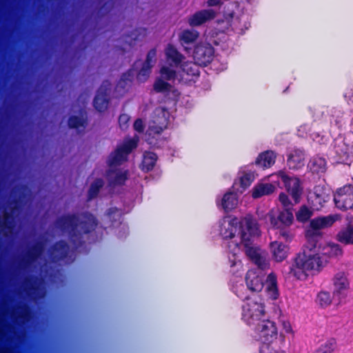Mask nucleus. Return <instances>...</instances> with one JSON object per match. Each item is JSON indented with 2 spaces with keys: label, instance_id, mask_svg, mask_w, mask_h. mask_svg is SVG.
<instances>
[{
  "label": "nucleus",
  "instance_id": "obj_1",
  "mask_svg": "<svg viewBox=\"0 0 353 353\" xmlns=\"http://www.w3.org/2000/svg\"><path fill=\"white\" fill-rule=\"evenodd\" d=\"M219 232L224 239H228V256L233 272L242 270L239 257L241 250L257 265L258 268L249 270L245 281L248 288L253 292H260L263 288V272L268 263L265 253L256 247L254 240L259 236L260 230L256 221L250 216L241 220L236 217L226 216L219 223Z\"/></svg>",
  "mask_w": 353,
  "mask_h": 353
},
{
  "label": "nucleus",
  "instance_id": "obj_2",
  "mask_svg": "<svg viewBox=\"0 0 353 353\" xmlns=\"http://www.w3.org/2000/svg\"><path fill=\"white\" fill-rule=\"evenodd\" d=\"M327 265L320 254L307 241L303 255L296 259L290 272L298 279L305 280L308 275L320 272Z\"/></svg>",
  "mask_w": 353,
  "mask_h": 353
},
{
  "label": "nucleus",
  "instance_id": "obj_3",
  "mask_svg": "<svg viewBox=\"0 0 353 353\" xmlns=\"http://www.w3.org/2000/svg\"><path fill=\"white\" fill-rule=\"evenodd\" d=\"M165 54L167 63L170 65V67L166 65L161 67L160 77L156 79L154 83V90L157 92H167L172 91L176 92L175 90H172V86L166 81L178 78L175 71L171 68L178 67L179 64H181L180 67H181V65L183 63H181L182 55L171 45L168 46L165 48ZM181 68L182 69V68Z\"/></svg>",
  "mask_w": 353,
  "mask_h": 353
},
{
  "label": "nucleus",
  "instance_id": "obj_4",
  "mask_svg": "<svg viewBox=\"0 0 353 353\" xmlns=\"http://www.w3.org/2000/svg\"><path fill=\"white\" fill-rule=\"evenodd\" d=\"M214 50L209 43H199L194 50V63L183 62L181 65L183 74H179V80H183L188 82L192 78L199 75V68L198 65H205L209 63L213 58Z\"/></svg>",
  "mask_w": 353,
  "mask_h": 353
},
{
  "label": "nucleus",
  "instance_id": "obj_5",
  "mask_svg": "<svg viewBox=\"0 0 353 353\" xmlns=\"http://www.w3.org/2000/svg\"><path fill=\"white\" fill-rule=\"evenodd\" d=\"M268 178L271 179L272 182L276 183L279 179H281L283 183L284 187L290 196V199L288 195L285 193L279 194V200L283 207L288 208L300 202L303 194V187L298 178L287 174L282 171L272 174Z\"/></svg>",
  "mask_w": 353,
  "mask_h": 353
},
{
  "label": "nucleus",
  "instance_id": "obj_6",
  "mask_svg": "<svg viewBox=\"0 0 353 353\" xmlns=\"http://www.w3.org/2000/svg\"><path fill=\"white\" fill-rule=\"evenodd\" d=\"M137 139H130L110 155L109 158V179L114 183L121 184L126 179L127 172L117 167L126 160L127 155L137 146Z\"/></svg>",
  "mask_w": 353,
  "mask_h": 353
},
{
  "label": "nucleus",
  "instance_id": "obj_7",
  "mask_svg": "<svg viewBox=\"0 0 353 353\" xmlns=\"http://www.w3.org/2000/svg\"><path fill=\"white\" fill-rule=\"evenodd\" d=\"M265 318L264 303L256 296L247 299L243 305L242 319L250 326H254Z\"/></svg>",
  "mask_w": 353,
  "mask_h": 353
},
{
  "label": "nucleus",
  "instance_id": "obj_8",
  "mask_svg": "<svg viewBox=\"0 0 353 353\" xmlns=\"http://www.w3.org/2000/svg\"><path fill=\"white\" fill-rule=\"evenodd\" d=\"M253 330L254 337L261 343L266 344L274 343L279 336L276 323L267 319L253 326Z\"/></svg>",
  "mask_w": 353,
  "mask_h": 353
},
{
  "label": "nucleus",
  "instance_id": "obj_9",
  "mask_svg": "<svg viewBox=\"0 0 353 353\" xmlns=\"http://www.w3.org/2000/svg\"><path fill=\"white\" fill-rule=\"evenodd\" d=\"M309 241L327 264L331 259H336L343 254L341 246L335 243L318 239H310Z\"/></svg>",
  "mask_w": 353,
  "mask_h": 353
},
{
  "label": "nucleus",
  "instance_id": "obj_10",
  "mask_svg": "<svg viewBox=\"0 0 353 353\" xmlns=\"http://www.w3.org/2000/svg\"><path fill=\"white\" fill-rule=\"evenodd\" d=\"M339 219V215L332 214L325 216H319L312 219L310 223V227L306 232L307 241L316 239V237L321 235L320 230L331 227Z\"/></svg>",
  "mask_w": 353,
  "mask_h": 353
},
{
  "label": "nucleus",
  "instance_id": "obj_11",
  "mask_svg": "<svg viewBox=\"0 0 353 353\" xmlns=\"http://www.w3.org/2000/svg\"><path fill=\"white\" fill-rule=\"evenodd\" d=\"M334 202L338 208L348 210L353 208V186L345 185L337 190Z\"/></svg>",
  "mask_w": 353,
  "mask_h": 353
},
{
  "label": "nucleus",
  "instance_id": "obj_12",
  "mask_svg": "<svg viewBox=\"0 0 353 353\" xmlns=\"http://www.w3.org/2000/svg\"><path fill=\"white\" fill-rule=\"evenodd\" d=\"M329 191L321 186L314 188V192L308 196V202L314 210H320L323 203L330 200Z\"/></svg>",
  "mask_w": 353,
  "mask_h": 353
},
{
  "label": "nucleus",
  "instance_id": "obj_13",
  "mask_svg": "<svg viewBox=\"0 0 353 353\" xmlns=\"http://www.w3.org/2000/svg\"><path fill=\"white\" fill-rule=\"evenodd\" d=\"M255 179L254 172L241 169L238 174V177L233 185V190L236 193H243L252 183Z\"/></svg>",
  "mask_w": 353,
  "mask_h": 353
},
{
  "label": "nucleus",
  "instance_id": "obj_14",
  "mask_svg": "<svg viewBox=\"0 0 353 353\" xmlns=\"http://www.w3.org/2000/svg\"><path fill=\"white\" fill-rule=\"evenodd\" d=\"M334 294H344L350 288V283L347 272L340 271L333 277Z\"/></svg>",
  "mask_w": 353,
  "mask_h": 353
},
{
  "label": "nucleus",
  "instance_id": "obj_15",
  "mask_svg": "<svg viewBox=\"0 0 353 353\" xmlns=\"http://www.w3.org/2000/svg\"><path fill=\"white\" fill-rule=\"evenodd\" d=\"M268 216L272 226L277 228L288 227L292 224L294 221L293 213L289 209L282 211L278 219L274 218L273 211H271Z\"/></svg>",
  "mask_w": 353,
  "mask_h": 353
},
{
  "label": "nucleus",
  "instance_id": "obj_16",
  "mask_svg": "<svg viewBox=\"0 0 353 353\" xmlns=\"http://www.w3.org/2000/svg\"><path fill=\"white\" fill-rule=\"evenodd\" d=\"M215 17V12L213 10H203L196 12L188 19V23L190 26H199Z\"/></svg>",
  "mask_w": 353,
  "mask_h": 353
},
{
  "label": "nucleus",
  "instance_id": "obj_17",
  "mask_svg": "<svg viewBox=\"0 0 353 353\" xmlns=\"http://www.w3.org/2000/svg\"><path fill=\"white\" fill-rule=\"evenodd\" d=\"M270 248L272 257L276 261L281 262L286 259L288 248L285 245L279 241H274L270 243Z\"/></svg>",
  "mask_w": 353,
  "mask_h": 353
},
{
  "label": "nucleus",
  "instance_id": "obj_18",
  "mask_svg": "<svg viewBox=\"0 0 353 353\" xmlns=\"http://www.w3.org/2000/svg\"><path fill=\"white\" fill-rule=\"evenodd\" d=\"M109 84L108 83H104L101 88L99 90L97 94L94 101V105L97 110L102 111L107 108L108 99H107V91Z\"/></svg>",
  "mask_w": 353,
  "mask_h": 353
},
{
  "label": "nucleus",
  "instance_id": "obj_19",
  "mask_svg": "<svg viewBox=\"0 0 353 353\" xmlns=\"http://www.w3.org/2000/svg\"><path fill=\"white\" fill-rule=\"evenodd\" d=\"M77 219L76 217H70L66 219L65 224L67 225V227L70 226V227L72 228V230L74 229L75 230L80 229V230H83V232H87L89 231L88 230L84 229V226L85 225L89 224V225H90V227L92 228L95 225V219L91 215H89L87 217V221L81 222L80 224H77Z\"/></svg>",
  "mask_w": 353,
  "mask_h": 353
},
{
  "label": "nucleus",
  "instance_id": "obj_20",
  "mask_svg": "<svg viewBox=\"0 0 353 353\" xmlns=\"http://www.w3.org/2000/svg\"><path fill=\"white\" fill-rule=\"evenodd\" d=\"M239 200L236 193L228 192L225 194L221 201V205L225 211H230L238 205Z\"/></svg>",
  "mask_w": 353,
  "mask_h": 353
},
{
  "label": "nucleus",
  "instance_id": "obj_21",
  "mask_svg": "<svg viewBox=\"0 0 353 353\" xmlns=\"http://www.w3.org/2000/svg\"><path fill=\"white\" fill-rule=\"evenodd\" d=\"M151 68L148 65H145L143 61H139L134 63L132 72L137 75L139 81H145L150 74Z\"/></svg>",
  "mask_w": 353,
  "mask_h": 353
},
{
  "label": "nucleus",
  "instance_id": "obj_22",
  "mask_svg": "<svg viewBox=\"0 0 353 353\" xmlns=\"http://www.w3.org/2000/svg\"><path fill=\"white\" fill-rule=\"evenodd\" d=\"M276 155L272 151H266L259 155L256 164L263 168H270L274 163Z\"/></svg>",
  "mask_w": 353,
  "mask_h": 353
},
{
  "label": "nucleus",
  "instance_id": "obj_23",
  "mask_svg": "<svg viewBox=\"0 0 353 353\" xmlns=\"http://www.w3.org/2000/svg\"><path fill=\"white\" fill-rule=\"evenodd\" d=\"M275 185L272 183H259L252 189V196L254 198H259L262 196L269 194L274 192Z\"/></svg>",
  "mask_w": 353,
  "mask_h": 353
},
{
  "label": "nucleus",
  "instance_id": "obj_24",
  "mask_svg": "<svg viewBox=\"0 0 353 353\" xmlns=\"http://www.w3.org/2000/svg\"><path fill=\"white\" fill-rule=\"evenodd\" d=\"M266 290L272 299H276L278 297L277 281L276 276L271 273L266 279L265 283Z\"/></svg>",
  "mask_w": 353,
  "mask_h": 353
},
{
  "label": "nucleus",
  "instance_id": "obj_25",
  "mask_svg": "<svg viewBox=\"0 0 353 353\" xmlns=\"http://www.w3.org/2000/svg\"><path fill=\"white\" fill-rule=\"evenodd\" d=\"M159 112L158 114H162L163 118L158 119L157 122L159 123L161 125L159 127H154L151 126L150 127V129L148 130L149 134H152L153 133L159 134L160 132H161L163 129L167 128L168 125V112L165 111L163 109H159L157 110Z\"/></svg>",
  "mask_w": 353,
  "mask_h": 353
},
{
  "label": "nucleus",
  "instance_id": "obj_26",
  "mask_svg": "<svg viewBox=\"0 0 353 353\" xmlns=\"http://www.w3.org/2000/svg\"><path fill=\"white\" fill-rule=\"evenodd\" d=\"M304 154L299 150H294L288 158L289 166L292 168H298L303 164Z\"/></svg>",
  "mask_w": 353,
  "mask_h": 353
},
{
  "label": "nucleus",
  "instance_id": "obj_27",
  "mask_svg": "<svg viewBox=\"0 0 353 353\" xmlns=\"http://www.w3.org/2000/svg\"><path fill=\"white\" fill-rule=\"evenodd\" d=\"M339 241L345 244H353V227L349 225L341 230L338 235Z\"/></svg>",
  "mask_w": 353,
  "mask_h": 353
},
{
  "label": "nucleus",
  "instance_id": "obj_28",
  "mask_svg": "<svg viewBox=\"0 0 353 353\" xmlns=\"http://www.w3.org/2000/svg\"><path fill=\"white\" fill-rule=\"evenodd\" d=\"M157 156L152 152H146L144 154L141 169L145 172L151 170L155 165Z\"/></svg>",
  "mask_w": 353,
  "mask_h": 353
},
{
  "label": "nucleus",
  "instance_id": "obj_29",
  "mask_svg": "<svg viewBox=\"0 0 353 353\" xmlns=\"http://www.w3.org/2000/svg\"><path fill=\"white\" fill-rule=\"evenodd\" d=\"M198 37L199 34L196 31L186 30L181 32L179 38L182 44H188L194 42Z\"/></svg>",
  "mask_w": 353,
  "mask_h": 353
},
{
  "label": "nucleus",
  "instance_id": "obj_30",
  "mask_svg": "<svg viewBox=\"0 0 353 353\" xmlns=\"http://www.w3.org/2000/svg\"><path fill=\"white\" fill-rule=\"evenodd\" d=\"M312 215V211L306 205H302L296 212V217L299 222L307 221Z\"/></svg>",
  "mask_w": 353,
  "mask_h": 353
},
{
  "label": "nucleus",
  "instance_id": "obj_31",
  "mask_svg": "<svg viewBox=\"0 0 353 353\" xmlns=\"http://www.w3.org/2000/svg\"><path fill=\"white\" fill-rule=\"evenodd\" d=\"M325 161L323 158H316L310 163V169L314 172H323L325 168Z\"/></svg>",
  "mask_w": 353,
  "mask_h": 353
},
{
  "label": "nucleus",
  "instance_id": "obj_32",
  "mask_svg": "<svg viewBox=\"0 0 353 353\" xmlns=\"http://www.w3.org/2000/svg\"><path fill=\"white\" fill-rule=\"evenodd\" d=\"M316 302L323 307H327L332 303L331 294L327 292H320L317 295Z\"/></svg>",
  "mask_w": 353,
  "mask_h": 353
},
{
  "label": "nucleus",
  "instance_id": "obj_33",
  "mask_svg": "<svg viewBox=\"0 0 353 353\" xmlns=\"http://www.w3.org/2000/svg\"><path fill=\"white\" fill-rule=\"evenodd\" d=\"M280 323L282 328V331L280 334L281 337L284 338L285 334L294 336V330L290 321L287 319H281L280 320Z\"/></svg>",
  "mask_w": 353,
  "mask_h": 353
},
{
  "label": "nucleus",
  "instance_id": "obj_34",
  "mask_svg": "<svg viewBox=\"0 0 353 353\" xmlns=\"http://www.w3.org/2000/svg\"><path fill=\"white\" fill-rule=\"evenodd\" d=\"M336 343L334 339L325 341L316 351L318 353H332L336 348Z\"/></svg>",
  "mask_w": 353,
  "mask_h": 353
},
{
  "label": "nucleus",
  "instance_id": "obj_35",
  "mask_svg": "<svg viewBox=\"0 0 353 353\" xmlns=\"http://www.w3.org/2000/svg\"><path fill=\"white\" fill-rule=\"evenodd\" d=\"M102 185L103 182L101 179H97L92 183L88 193L89 197L90 199L94 197Z\"/></svg>",
  "mask_w": 353,
  "mask_h": 353
},
{
  "label": "nucleus",
  "instance_id": "obj_36",
  "mask_svg": "<svg viewBox=\"0 0 353 353\" xmlns=\"http://www.w3.org/2000/svg\"><path fill=\"white\" fill-rule=\"evenodd\" d=\"M84 122L85 120L82 116L80 117H71L69 119V126L70 128H77L80 126H83Z\"/></svg>",
  "mask_w": 353,
  "mask_h": 353
},
{
  "label": "nucleus",
  "instance_id": "obj_37",
  "mask_svg": "<svg viewBox=\"0 0 353 353\" xmlns=\"http://www.w3.org/2000/svg\"><path fill=\"white\" fill-rule=\"evenodd\" d=\"M156 55H157V52H156L155 50H150L148 52V54L147 55V59H146L145 61L143 62V63L145 65H148V66L152 68L155 62Z\"/></svg>",
  "mask_w": 353,
  "mask_h": 353
},
{
  "label": "nucleus",
  "instance_id": "obj_38",
  "mask_svg": "<svg viewBox=\"0 0 353 353\" xmlns=\"http://www.w3.org/2000/svg\"><path fill=\"white\" fill-rule=\"evenodd\" d=\"M129 121V116L128 114H123L119 117V125L121 128H124L126 127V124Z\"/></svg>",
  "mask_w": 353,
  "mask_h": 353
},
{
  "label": "nucleus",
  "instance_id": "obj_39",
  "mask_svg": "<svg viewBox=\"0 0 353 353\" xmlns=\"http://www.w3.org/2000/svg\"><path fill=\"white\" fill-rule=\"evenodd\" d=\"M134 128L137 132H141L143 130V123L142 120L137 119L134 123Z\"/></svg>",
  "mask_w": 353,
  "mask_h": 353
},
{
  "label": "nucleus",
  "instance_id": "obj_40",
  "mask_svg": "<svg viewBox=\"0 0 353 353\" xmlns=\"http://www.w3.org/2000/svg\"><path fill=\"white\" fill-rule=\"evenodd\" d=\"M261 353H284L282 351L275 350L272 349H270L268 345L263 346L261 350Z\"/></svg>",
  "mask_w": 353,
  "mask_h": 353
},
{
  "label": "nucleus",
  "instance_id": "obj_41",
  "mask_svg": "<svg viewBox=\"0 0 353 353\" xmlns=\"http://www.w3.org/2000/svg\"><path fill=\"white\" fill-rule=\"evenodd\" d=\"M221 3V0H208V3L210 6L219 5Z\"/></svg>",
  "mask_w": 353,
  "mask_h": 353
},
{
  "label": "nucleus",
  "instance_id": "obj_42",
  "mask_svg": "<svg viewBox=\"0 0 353 353\" xmlns=\"http://www.w3.org/2000/svg\"><path fill=\"white\" fill-rule=\"evenodd\" d=\"M315 353H318L317 352H316Z\"/></svg>",
  "mask_w": 353,
  "mask_h": 353
}]
</instances>
